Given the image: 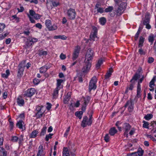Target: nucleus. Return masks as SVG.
Masks as SVG:
<instances>
[{"label":"nucleus","instance_id":"obj_52","mask_svg":"<svg viewBox=\"0 0 156 156\" xmlns=\"http://www.w3.org/2000/svg\"><path fill=\"white\" fill-rule=\"evenodd\" d=\"M104 140L107 142H108L109 140V136L108 134H106L104 137Z\"/></svg>","mask_w":156,"mask_h":156},{"label":"nucleus","instance_id":"obj_47","mask_svg":"<svg viewBox=\"0 0 156 156\" xmlns=\"http://www.w3.org/2000/svg\"><path fill=\"white\" fill-rule=\"evenodd\" d=\"M143 123H144L143 125V126L144 128H148V125H149L148 122L144 120L143 121Z\"/></svg>","mask_w":156,"mask_h":156},{"label":"nucleus","instance_id":"obj_48","mask_svg":"<svg viewBox=\"0 0 156 156\" xmlns=\"http://www.w3.org/2000/svg\"><path fill=\"white\" fill-rule=\"evenodd\" d=\"M131 83L129 87H128L127 88H128V89L129 90H132L134 87V86L135 84V82H131Z\"/></svg>","mask_w":156,"mask_h":156},{"label":"nucleus","instance_id":"obj_21","mask_svg":"<svg viewBox=\"0 0 156 156\" xmlns=\"http://www.w3.org/2000/svg\"><path fill=\"white\" fill-rule=\"evenodd\" d=\"M38 133V131L37 130H35L33 131L30 136V138H34L37 136V134Z\"/></svg>","mask_w":156,"mask_h":156},{"label":"nucleus","instance_id":"obj_28","mask_svg":"<svg viewBox=\"0 0 156 156\" xmlns=\"http://www.w3.org/2000/svg\"><path fill=\"white\" fill-rule=\"evenodd\" d=\"M124 11L123 9H122L119 7L116 11L117 15L118 16L120 15L123 13Z\"/></svg>","mask_w":156,"mask_h":156},{"label":"nucleus","instance_id":"obj_12","mask_svg":"<svg viewBox=\"0 0 156 156\" xmlns=\"http://www.w3.org/2000/svg\"><path fill=\"white\" fill-rule=\"evenodd\" d=\"M16 126L20 129H21L22 130H24L26 129V127L24 122L22 120H19L17 122Z\"/></svg>","mask_w":156,"mask_h":156},{"label":"nucleus","instance_id":"obj_2","mask_svg":"<svg viewBox=\"0 0 156 156\" xmlns=\"http://www.w3.org/2000/svg\"><path fill=\"white\" fill-rule=\"evenodd\" d=\"M45 24L47 28L49 31H53L57 29L58 27L55 24L51 25V21L49 20H46Z\"/></svg>","mask_w":156,"mask_h":156},{"label":"nucleus","instance_id":"obj_1","mask_svg":"<svg viewBox=\"0 0 156 156\" xmlns=\"http://www.w3.org/2000/svg\"><path fill=\"white\" fill-rule=\"evenodd\" d=\"M93 51L91 49H88L85 55L84 65L82 69V72H87L91 67V62L93 58Z\"/></svg>","mask_w":156,"mask_h":156},{"label":"nucleus","instance_id":"obj_62","mask_svg":"<svg viewBox=\"0 0 156 156\" xmlns=\"http://www.w3.org/2000/svg\"><path fill=\"white\" fill-rule=\"evenodd\" d=\"M8 93L7 92L5 91L3 93V97L4 99H6L7 97Z\"/></svg>","mask_w":156,"mask_h":156},{"label":"nucleus","instance_id":"obj_39","mask_svg":"<svg viewBox=\"0 0 156 156\" xmlns=\"http://www.w3.org/2000/svg\"><path fill=\"white\" fill-rule=\"evenodd\" d=\"M63 82V80L62 79H58L57 80V87L60 88L61 89V84Z\"/></svg>","mask_w":156,"mask_h":156},{"label":"nucleus","instance_id":"obj_24","mask_svg":"<svg viewBox=\"0 0 156 156\" xmlns=\"http://www.w3.org/2000/svg\"><path fill=\"white\" fill-rule=\"evenodd\" d=\"M117 132V130L115 127L111 128L109 130V133L111 136L114 135Z\"/></svg>","mask_w":156,"mask_h":156},{"label":"nucleus","instance_id":"obj_31","mask_svg":"<svg viewBox=\"0 0 156 156\" xmlns=\"http://www.w3.org/2000/svg\"><path fill=\"white\" fill-rule=\"evenodd\" d=\"M102 63L103 60L101 58L98 60L97 63L96 65V68L97 69H99Z\"/></svg>","mask_w":156,"mask_h":156},{"label":"nucleus","instance_id":"obj_7","mask_svg":"<svg viewBox=\"0 0 156 156\" xmlns=\"http://www.w3.org/2000/svg\"><path fill=\"white\" fill-rule=\"evenodd\" d=\"M36 111L37 112L36 115L38 118H41L42 117L44 113L45 110L44 109L43 106H37L36 107Z\"/></svg>","mask_w":156,"mask_h":156},{"label":"nucleus","instance_id":"obj_63","mask_svg":"<svg viewBox=\"0 0 156 156\" xmlns=\"http://www.w3.org/2000/svg\"><path fill=\"white\" fill-rule=\"evenodd\" d=\"M147 156H154V153L149 151L147 152Z\"/></svg>","mask_w":156,"mask_h":156},{"label":"nucleus","instance_id":"obj_5","mask_svg":"<svg viewBox=\"0 0 156 156\" xmlns=\"http://www.w3.org/2000/svg\"><path fill=\"white\" fill-rule=\"evenodd\" d=\"M25 61H23L18 65L17 76L20 77L22 76L24 70V68L25 67Z\"/></svg>","mask_w":156,"mask_h":156},{"label":"nucleus","instance_id":"obj_11","mask_svg":"<svg viewBox=\"0 0 156 156\" xmlns=\"http://www.w3.org/2000/svg\"><path fill=\"white\" fill-rule=\"evenodd\" d=\"M80 50V48L78 46H77L75 49L73 55V60H76L78 57Z\"/></svg>","mask_w":156,"mask_h":156},{"label":"nucleus","instance_id":"obj_53","mask_svg":"<svg viewBox=\"0 0 156 156\" xmlns=\"http://www.w3.org/2000/svg\"><path fill=\"white\" fill-rule=\"evenodd\" d=\"M139 50V52L141 55H144L145 54V52L142 49V48H140Z\"/></svg>","mask_w":156,"mask_h":156},{"label":"nucleus","instance_id":"obj_58","mask_svg":"<svg viewBox=\"0 0 156 156\" xmlns=\"http://www.w3.org/2000/svg\"><path fill=\"white\" fill-rule=\"evenodd\" d=\"M97 11L98 12L102 13L104 12V9L100 7L97 9Z\"/></svg>","mask_w":156,"mask_h":156},{"label":"nucleus","instance_id":"obj_49","mask_svg":"<svg viewBox=\"0 0 156 156\" xmlns=\"http://www.w3.org/2000/svg\"><path fill=\"white\" fill-rule=\"evenodd\" d=\"M70 127L69 126V127H68V128L66 130L64 134V137H67V136H68V135L69 133V132L70 131Z\"/></svg>","mask_w":156,"mask_h":156},{"label":"nucleus","instance_id":"obj_26","mask_svg":"<svg viewBox=\"0 0 156 156\" xmlns=\"http://www.w3.org/2000/svg\"><path fill=\"white\" fill-rule=\"evenodd\" d=\"M43 147L42 145H40L38 148V152L37 153V156H41V154L43 152Z\"/></svg>","mask_w":156,"mask_h":156},{"label":"nucleus","instance_id":"obj_57","mask_svg":"<svg viewBox=\"0 0 156 156\" xmlns=\"http://www.w3.org/2000/svg\"><path fill=\"white\" fill-rule=\"evenodd\" d=\"M40 81L39 80L36 78L34 79L33 81L34 84L35 85H37L39 83Z\"/></svg>","mask_w":156,"mask_h":156},{"label":"nucleus","instance_id":"obj_17","mask_svg":"<svg viewBox=\"0 0 156 156\" xmlns=\"http://www.w3.org/2000/svg\"><path fill=\"white\" fill-rule=\"evenodd\" d=\"M144 41V38L143 37L140 36L139 40L138 48H141L143 46Z\"/></svg>","mask_w":156,"mask_h":156},{"label":"nucleus","instance_id":"obj_61","mask_svg":"<svg viewBox=\"0 0 156 156\" xmlns=\"http://www.w3.org/2000/svg\"><path fill=\"white\" fill-rule=\"evenodd\" d=\"M35 26L36 27L38 28L39 29H41L42 27V25L40 23H39L36 24L35 25Z\"/></svg>","mask_w":156,"mask_h":156},{"label":"nucleus","instance_id":"obj_42","mask_svg":"<svg viewBox=\"0 0 156 156\" xmlns=\"http://www.w3.org/2000/svg\"><path fill=\"white\" fill-rule=\"evenodd\" d=\"M5 27V25L3 23H0V33L3 32V30Z\"/></svg>","mask_w":156,"mask_h":156},{"label":"nucleus","instance_id":"obj_23","mask_svg":"<svg viewBox=\"0 0 156 156\" xmlns=\"http://www.w3.org/2000/svg\"><path fill=\"white\" fill-rule=\"evenodd\" d=\"M60 89V88L56 87L55 89L53 94V97L54 98H56L58 96V91Z\"/></svg>","mask_w":156,"mask_h":156},{"label":"nucleus","instance_id":"obj_27","mask_svg":"<svg viewBox=\"0 0 156 156\" xmlns=\"http://www.w3.org/2000/svg\"><path fill=\"white\" fill-rule=\"evenodd\" d=\"M106 22V19L104 17H102L99 19V22L102 25H105Z\"/></svg>","mask_w":156,"mask_h":156},{"label":"nucleus","instance_id":"obj_46","mask_svg":"<svg viewBox=\"0 0 156 156\" xmlns=\"http://www.w3.org/2000/svg\"><path fill=\"white\" fill-rule=\"evenodd\" d=\"M126 3L125 2H123L121 3L119 6V7H120V8L122 9H124V10H125V8H126Z\"/></svg>","mask_w":156,"mask_h":156},{"label":"nucleus","instance_id":"obj_51","mask_svg":"<svg viewBox=\"0 0 156 156\" xmlns=\"http://www.w3.org/2000/svg\"><path fill=\"white\" fill-rule=\"evenodd\" d=\"M41 16L38 14L35 13V14L33 16L34 18L36 20H38L40 19L41 17Z\"/></svg>","mask_w":156,"mask_h":156},{"label":"nucleus","instance_id":"obj_14","mask_svg":"<svg viewBox=\"0 0 156 156\" xmlns=\"http://www.w3.org/2000/svg\"><path fill=\"white\" fill-rule=\"evenodd\" d=\"M90 100V98L89 97H87L85 99L83 105H82V110L84 112L86 109V107Z\"/></svg>","mask_w":156,"mask_h":156},{"label":"nucleus","instance_id":"obj_29","mask_svg":"<svg viewBox=\"0 0 156 156\" xmlns=\"http://www.w3.org/2000/svg\"><path fill=\"white\" fill-rule=\"evenodd\" d=\"M136 153V155L139 156H142L144 153V151L141 148H139L137 151L135 152Z\"/></svg>","mask_w":156,"mask_h":156},{"label":"nucleus","instance_id":"obj_6","mask_svg":"<svg viewBox=\"0 0 156 156\" xmlns=\"http://www.w3.org/2000/svg\"><path fill=\"white\" fill-rule=\"evenodd\" d=\"M97 82L96 77L95 76L93 77L90 82L89 86V90L90 91H91L92 90H95L96 89Z\"/></svg>","mask_w":156,"mask_h":156},{"label":"nucleus","instance_id":"obj_20","mask_svg":"<svg viewBox=\"0 0 156 156\" xmlns=\"http://www.w3.org/2000/svg\"><path fill=\"white\" fill-rule=\"evenodd\" d=\"M48 69V67L47 66H43L40 68V72L41 73H44L47 71Z\"/></svg>","mask_w":156,"mask_h":156},{"label":"nucleus","instance_id":"obj_35","mask_svg":"<svg viewBox=\"0 0 156 156\" xmlns=\"http://www.w3.org/2000/svg\"><path fill=\"white\" fill-rule=\"evenodd\" d=\"M129 107L128 108L129 111L130 112L132 111L133 109V104L132 103L131 101H129Z\"/></svg>","mask_w":156,"mask_h":156},{"label":"nucleus","instance_id":"obj_18","mask_svg":"<svg viewBox=\"0 0 156 156\" xmlns=\"http://www.w3.org/2000/svg\"><path fill=\"white\" fill-rule=\"evenodd\" d=\"M113 72V69L112 68H110L105 75V79H107L109 78L111 76Z\"/></svg>","mask_w":156,"mask_h":156},{"label":"nucleus","instance_id":"obj_40","mask_svg":"<svg viewBox=\"0 0 156 156\" xmlns=\"http://www.w3.org/2000/svg\"><path fill=\"white\" fill-rule=\"evenodd\" d=\"M47 54V52L46 51H43V50H41L40 51L39 53V55L40 56L46 55Z\"/></svg>","mask_w":156,"mask_h":156},{"label":"nucleus","instance_id":"obj_8","mask_svg":"<svg viewBox=\"0 0 156 156\" xmlns=\"http://www.w3.org/2000/svg\"><path fill=\"white\" fill-rule=\"evenodd\" d=\"M92 28L93 31L90 33V37L91 40L94 41L95 40V38L97 37L98 29L97 27L94 26H92Z\"/></svg>","mask_w":156,"mask_h":156},{"label":"nucleus","instance_id":"obj_19","mask_svg":"<svg viewBox=\"0 0 156 156\" xmlns=\"http://www.w3.org/2000/svg\"><path fill=\"white\" fill-rule=\"evenodd\" d=\"M63 156H70L68 149L67 147H64L62 151Z\"/></svg>","mask_w":156,"mask_h":156},{"label":"nucleus","instance_id":"obj_43","mask_svg":"<svg viewBox=\"0 0 156 156\" xmlns=\"http://www.w3.org/2000/svg\"><path fill=\"white\" fill-rule=\"evenodd\" d=\"M113 9V8L112 6H109L105 9V11L106 12H109L112 10Z\"/></svg>","mask_w":156,"mask_h":156},{"label":"nucleus","instance_id":"obj_44","mask_svg":"<svg viewBox=\"0 0 156 156\" xmlns=\"http://www.w3.org/2000/svg\"><path fill=\"white\" fill-rule=\"evenodd\" d=\"M18 140V137L16 136H12V138L11 140L14 142H16Z\"/></svg>","mask_w":156,"mask_h":156},{"label":"nucleus","instance_id":"obj_37","mask_svg":"<svg viewBox=\"0 0 156 156\" xmlns=\"http://www.w3.org/2000/svg\"><path fill=\"white\" fill-rule=\"evenodd\" d=\"M139 77V75L137 74H136L133 77L131 80L130 82H135V81Z\"/></svg>","mask_w":156,"mask_h":156},{"label":"nucleus","instance_id":"obj_55","mask_svg":"<svg viewBox=\"0 0 156 156\" xmlns=\"http://www.w3.org/2000/svg\"><path fill=\"white\" fill-rule=\"evenodd\" d=\"M54 7H56L59 5V3L57 2H55L53 0L51 3Z\"/></svg>","mask_w":156,"mask_h":156},{"label":"nucleus","instance_id":"obj_60","mask_svg":"<svg viewBox=\"0 0 156 156\" xmlns=\"http://www.w3.org/2000/svg\"><path fill=\"white\" fill-rule=\"evenodd\" d=\"M136 153L135 152L129 153L127 154L126 156H137L136 155Z\"/></svg>","mask_w":156,"mask_h":156},{"label":"nucleus","instance_id":"obj_59","mask_svg":"<svg viewBox=\"0 0 156 156\" xmlns=\"http://www.w3.org/2000/svg\"><path fill=\"white\" fill-rule=\"evenodd\" d=\"M28 16L30 19V21L32 23H35V20L32 18L31 16H30L29 14H28Z\"/></svg>","mask_w":156,"mask_h":156},{"label":"nucleus","instance_id":"obj_34","mask_svg":"<svg viewBox=\"0 0 156 156\" xmlns=\"http://www.w3.org/2000/svg\"><path fill=\"white\" fill-rule=\"evenodd\" d=\"M47 127L46 126H43L41 130V132L40 133L41 136H43L46 133Z\"/></svg>","mask_w":156,"mask_h":156},{"label":"nucleus","instance_id":"obj_54","mask_svg":"<svg viewBox=\"0 0 156 156\" xmlns=\"http://www.w3.org/2000/svg\"><path fill=\"white\" fill-rule=\"evenodd\" d=\"M29 14L30 16H34L35 13H36L33 10H29Z\"/></svg>","mask_w":156,"mask_h":156},{"label":"nucleus","instance_id":"obj_13","mask_svg":"<svg viewBox=\"0 0 156 156\" xmlns=\"http://www.w3.org/2000/svg\"><path fill=\"white\" fill-rule=\"evenodd\" d=\"M150 23V18L146 16L143 22L144 25H146V28L148 29H150L151 28V26L149 24Z\"/></svg>","mask_w":156,"mask_h":156},{"label":"nucleus","instance_id":"obj_3","mask_svg":"<svg viewBox=\"0 0 156 156\" xmlns=\"http://www.w3.org/2000/svg\"><path fill=\"white\" fill-rule=\"evenodd\" d=\"M92 123V121L90 119H88V117L85 116L83 118V119L81 124V126L83 128L87 126H90Z\"/></svg>","mask_w":156,"mask_h":156},{"label":"nucleus","instance_id":"obj_10","mask_svg":"<svg viewBox=\"0 0 156 156\" xmlns=\"http://www.w3.org/2000/svg\"><path fill=\"white\" fill-rule=\"evenodd\" d=\"M36 91L34 88H30L25 92L24 95L25 96L30 97L35 93Z\"/></svg>","mask_w":156,"mask_h":156},{"label":"nucleus","instance_id":"obj_9","mask_svg":"<svg viewBox=\"0 0 156 156\" xmlns=\"http://www.w3.org/2000/svg\"><path fill=\"white\" fill-rule=\"evenodd\" d=\"M131 128V126L128 123L125 122L122 125V128L124 131V134L126 135L127 137L128 136V132Z\"/></svg>","mask_w":156,"mask_h":156},{"label":"nucleus","instance_id":"obj_4","mask_svg":"<svg viewBox=\"0 0 156 156\" xmlns=\"http://www.w3.org/2000/svg\"><path fill=\"white\" fill-rule=\"evenodd\" d=\"M76 12L74 9L70 8L67 10V15L69 19L74 20L76 17Z\"/></svg>","mask_w":156,"mask_h":156},{"label":"nucleus","instance_id":"obj_56","mask_svg":"<svg viewBox=\"0 0 156 156\" xmlns=\"http://www.w3.org/2000/svg\"><path fill=\"white\" fill-rule=\"evenodd\" d=\"M154 61V59L152 57H149L148 58L147 62L149 63H152Z\"/></svg>","mask_w":156,"mask_h":156},{"label":"nucleus","instance_id":"obj_38","mask_svg":"<svg viewBox=\"0 0 156 156\" xmlns=\"http://www.w3.org/2000/svg\"><path fill=\"white\" fill-rule=\"evenodd\" d=\"M153 115L151 114H148L144 117L146 120H149L153 117Z\"/></svg>","mask_w":156,"mask_h":156},{"label":"nucleus","instance_id":"obj_64","mask_svg":"<svg viewBox=\"0 0 156 156\" xmlns=\"http://www.w3.org/2000/svg\"><path fill=\"white\" fill-rule=\"evenodd\" d=\"M51 104L49 103H47V106L46 108L48 110H49L51 109Z\"/></svg>","mask_w":156,"mask_h":156},{"label":"nucleus","instance_id":"obj_32","mask_svg":"<svg viewBox=\"0 0 156 156\" xmlns=\"http://www.w3.org/2000/svg\"><path fill=\"white\" fill-rule=\"evenodd\" d=\"M75 115L78 117L80 119L82 118L83 115L82 111H77L75 113Z\"/></svg>","mask_w":156,"mask_h":156},{"label":"nucleus","instance_id":"obj_16","mask_svg":"<svg viewBox=\"0 0 156 156\" xmlns=\"http://www.w3.org/2000/svg\"><path fill=\"white\" fill-rule=\"evenodd\" d=\"M156 36V35L151 34L148 37V40L151 43V44H152Z\"/></svg>","mask_w":156,"mask_h":156},{"label":"nucleus","instance_id":"obj_41","mask_svg":"<svg viewBox=\"0 0 156 156\" xmlns=\"http://www.w3.org/2000/svg\"><path fill=\"white\" fill-rule=\"evenodd\" d=\"M23 135H21L19 137H18V141H19V145L21 144L23 141Z\"/></svg>","mask_w":156,"mask_h":156},{"label":"nucleus","instance_id":"obj_30","mask_svg":"<svg viewBox=\"0 0 156 156\" xmlns=\"http://www.w3.org/2000/svg\"><path fill=\"white\" fill-rule=\"evenodd\" d=\"M0 152L2 154V156H7V152L2 147H0Z\"/></svg>","mask_w":156,"mask_h":156},{"label":"nucleus","instance_id":"obj_33","mask_svg":"<svg viewBox=\"0 0 156 156\" xmlns=\"http://www.w3.org/2000/svg\"><path fill=\"white\" fill-rule=\"evenodd\" d=\"M10 74V72L9 69H7L5 72V73H2V77L3 78H7Z\"/></svg>","mask_w":156,"mask_h":156},{"label":"nucleus","instance_id":"obj_15","mask_svg":"<svg viewBox=\"0 0 156 156\" xmlns=\"http://www.w3.org/2000/svg\"><path fill=\"white\" fill-rule=\"evenodd\" d=\"M16 102L18 105L20 106H23L24 104V100L20 96L18 97Z\"/></svg>","mask_w":156,"mask_h":156},{"label":"nucleus","instance_id":"obj_25","mask_svg":"<svg viewBox=\"0 0 156 156\" xmlns=\"http://www.w3.org/2000/svg\"><path fill=\"white\" fill-rule=\"evenodd\" d=\"M54 38L55 39H61L63 40H65L66 39L67 37L64 35H56L54 36Z\"/></svg>","mask_w":156,"mask_h":156},{"label":"nucleus","instance_id":"obj_36","mask_svg":"<svg viewBox=\"0 0 156 156\" xmlns=\"http://www.w3.org/2000/svg\"><path fill=\"white\" fill-rule=\"evenodd\" d=\"M9 127L10 128V130H12L14 126V124L13 122L12 121V120L11 118H9Z\"/></svg>","mask_w":156,"mask_h":156},{"label":"nucleus","instance_id":"obj_22","mask_svg":"<svg viewBox=\"0 0 156 156\" xmlns=\"http://www.w3.org/2000/svg\"><path fill=\"white\" fill-rule=\"evenodd\" d=\"M156 81V76H154L149 83V87L153 88L154 86V82Z\"/></svg>","mask_w":156,"mask_h":156},{"label":"nucleus","instance_id":"obj_45","mask_svg":"<svg viewBox=\"0 0 156 156\" xmlns=\"http://www.w3.org/2000/svg\"><path fill=\"white\" fill-rule=\"evenodd\" d=\"M53 135L52 133H49L48 135H46L45 139V140L48 141L49 139H51L52 138V136Z\"/></svg>","mask_w":156,"mask_h":156},{"label":"nucleus","instance_id":"obj_50","mask_svg":"<svg viewBox=\"0 0 156 156\" xmlns=\"http://www.w3.org/2000/svg\"><path fill=\"white\" fill-rule=\"evenodd\" d=\"M140 31L139 30V29L138 30L137 32H136V34L135 36V41H136L138 37L139 34L140 33Z\"/></svg>","mask_w":156,"mask_h":156}]
</instances>
